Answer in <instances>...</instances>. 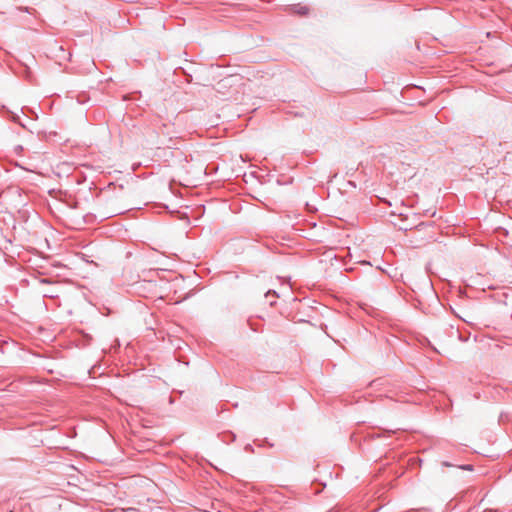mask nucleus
<instances>
[{"mask_svg":"<svg viewBox=\"0 0 512 512\" xmlns=\"http://www.w3.org/2000/svg\"><path fill=\"white\" fill-rule=\"evenodd\" d=\"M334 325H337V324H340L341 322H337V321H334V322H331Z\"/></svg>","mask_w":512,"mask_h":512,"instance_id":"nucleus-13","label":"nucleus"},{"mask_svg":"<svg viewBox=\"0 0 512 512\" xmlns=\"http://www.w3.org/2000/svg\"><path fill=\"white\" fill-rule=\"evenodd\" d=\"M86 337V344H89V342L91 341L92 337L90 335H85Z\"/></svg>","mask_w":512,"mask_h":512,"instance_id":"nucleus-11","label":"nucleus"},{"mask_svg":"<svg viewBox=\"0 0 512 512\" xmlns=\"http://www.w3.org/2000/svg\"><path fill=\"white\" fill-rule=\"evenodd\" d=\"M244 450L246 452H249V453H253L254 452V448L251 444H246L245 447H244Z\"/></svg>","mask_w":512,"mask_h":512,"instance_id":"nucleus-7","label":"nucleus"},{"mask_svg":"<svg viewBox=\"0 0 512 512\" xmlns=\"http://www.w3.org/2000/svg\"><path fill=\"white\" fill-rule=\"evenodd\" d=\"M319 327L321 328V330H323L325 332V334L330 337L331 339H333L335 342H338L339 340L329 331V326L327 324H325L324 322H320V325Z\"/></svg>","mask_w":512,"mask_h":512,"instance_id":"nucleus-3","label":"nucleus"},{"mask_svg":"<svg viewBox=\"0 0 512 512\" xmlns=\"http://www.w3.org/2000/svg\"><path fill=\"white\" fill-rule=\"evenodd\" d=\"M219 436L221 440L225 443H231L236 440V434L232 431H225L221 433Z\"/></svg>","mask_w":512,"mask_h":512,"instance_id":"nucleus-2","label":"nucleus"},{"mask_svg":"<svg viewBox=\"0 0 512 512\" xmlns=\"http://www.w3.org/2000/svg\"><path fill=\"white\" fill-rule=\"evenodd\" d=\"M442 467H457L458 469L464 470V471H473L474 466L472 464H461V465H454L449 461H443L441 462Z\"/></svg>","mask_w":512,"mask_h":512,"instance_id":"nucleus-1","label":"nucleus"},{"mask_svg":"<svg viewBox=\"0 0 512 512\" xmlns=\"http://www.w3.org/2000/svg\"><path fill=\"white\" fill-rule=\"evenodd\" d=\"M264 445H267L268 447H273V443L269 442V440L266 438L263 440V443L260 444V446H264Z\"/></svg>","mask_w":512,"mask_h":512,"instance_id":"nucleus-8","label":"nucleus"},{"mask_svg":"<svg viewBox=\"0 0 512 512\" xmlns=\"http://www.w3.org/2000/svg\"><path fill=\"white\" fill-rule=\"evenodd\" d=\"M246 325L253 332H258L259 331L258 322L249 321V322H246Z\"/></svg>","mask_w":512,"mask_h":512,"instance_id":"nucleus-5","label":"nucleus"},{"mask_svg":"<svg viewBox=\"0 0 512 512\" xmlns=\"http://www.w3.org/2000/svg\"><path fill=\"white\" fill-rule=\"evenodd\" d=\"M456 333L458 334V338H459V340H460V341H462V342H466V341H468V339H469V338H470V336H471V332H470V331H469V332H467V333H464V332H462V331L459 329V327H457V329H456Z\"/></svg>","mask_w":512,"mask_h":512,"instance_id":"nucleus-4","label":"nucleus"},{"mask_svg":"<svg viewBox=\"0 0 512 512\" xmlns=\"http://www.w3.org/2000/svg\"><path fill=\"white\" fill-rule=\"evenodd\" d=\"M308 309H309V310H312V309H316V307L307 306V307L304 309V311H303V313H304L306 316H308V317H315V315H312V314H310V313H308V312L306 311V310H308Z\"/></svg>","mask_w":512,"mask_h":512,"instance_id":"nucleus-6","label":"nucleus"},{"mask_svg":"<svg viewBox=\"0 0 512 512\" xmlns=\"http://www.w3.org/2000/svg\"><path fill=\"white\" fill-rule=\"evenodd\" d=\"M270 296L276 297L275 292H271V291L267 292L266 297H270Z\"/></svg>","mask_w":512,"mask_h":512,"instance_id":"nucleus-10","label":"nucleus"},{"mask_svg":"<svg viewBox=\"0 0 512 512\" xmlns=\"http://www.w3.org/2000/svg\"><path fill=\"white\" fill-rule=\"evenodd\" d=\"M299 13L306 14L307 13V8L306 7H301L300 10H299Z\"/></svg>","mask_w":512,"mask_h":512,"instance_id":"nucleus-9","label":"nucleus"},{"mask_svg":"<svg viewBox=\"0 0 512 512\" xmlns=\"http://www.w3.org/2000/svg\"><path fill=\"white\" fill-rule=\"evenodd\" d=\"M485 512H498L496 509H488Z\"/></svg>","mask_w":512,"mask_h":512,"instance_id":"nucleus-12","label":"nucleus"}]
</instances>
